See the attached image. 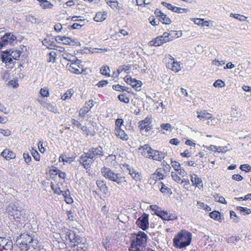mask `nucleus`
Returning a JSON list of instances; mask_svg holds the SVG:
<instances>
[{"label": "nucleus", "instance_id": "1", "mask_svg": "<svg viewBox=\"0 0 251 251\" xmlns=\"http://www.w3.org/2000/svg\"><path fill=\"white\" fill-rule=\"evenodd\" d=\"M6 212L18 226H22L27 221L25 211L16 203H10L6 207Z\"/></svg>", "mask_w": 251, "mask_h": 251}, {"label": "nucleus", "instance_id": "2", "mask_svg": "<svg viewBox=\"0 0 251 251\" xmlns=\"http://www.w3.org/2000/svg\"><path fill=\"white\" fill-rule=\"evenodd\" d=\"M16 242L19 244L21 251H31L38 247V241L37 238L27 234H23L17 238Z\"/></svg>", "mask_w": 251, "mask_h": 251}, {"label": "nucleus", "instance_id": "3", "mask_svg": "<svg viewBox=\"0 0 251 251\" xmlns=\"http://www.w3.org/2000/svg\"><path fill=\"white\" fill-rule=\"evenodd\" d=\"M191 240V233L185 230H182L178 233L173 239V244L175 247L181 249L189 245Z\"/></svg>", "mask_w": 251, "mask_h": 251}, {"label": "nucleus", "instance_id": "4", "mask_svg": "<svg viewBox=\"0 0 251 251\" xmlns=\"http://www.w3.org/2000/svg\"><path fill=\"white\" fill-rule=\"evenodd\" d=\"M101 172L103 176L106 179L115 182L119 185L123 186L126 182V180L125 176H122L120 174L114 173L108 167H102L101 169Z\"/></svg>", "mask_w": 251, "mask_h": 251}, {"label": "nucleus", "instance_id": "5", "mask_svg": "<svg viewBox=\"0 0 251 251\" xmlns=\"http://www.w3.org/2000/svg\"><path fill=\"white\" fill-rule=\"evenodd\" d=\"M60 234L61 238H64V240H69L70 242L74 243V244H79L82 242L81 237L74 231L68 228L63 229Z\"/></svg>", "mask_w": 251, "mask_h": 251}, {"label": "nucleus", "instance_id": "6", "mask_svg": "<svg viewBox=\"0 0 251 251\" xmlns=\"http://www.w3.org/2000/svg\"><path fill=\"white\" fill-rule=\"evenodd\" d=\"M150 207V209L154 212V214L157 215L164 220H173L176 218V217L175 215L171 214L167 211L162 210L161 208L156 205H151Z\"/></svg>", "mask_w": 251, "mask_h": 251}, {"label": "nucleus", "instance_id": "7", "mask_svg": "<svg viewBox=\"0 0 251 251\" xmlns=\"http://www.w3.org/2000/svg\"><path fill=\"white\" fill-rule=\"evenodd\" d=\"M21 55L20 50H15L12 51H5L1 55V59L6 65L13 63V60H17Z\"/></svg>", "mask_w": 251, "mask_h": 251}, {"label": "nucleus", "instance_id": "8", "mask_svg": "<svg viewBox=\"0 0 251 251\" xmlns=\"http://www.w3.org/2000/svg\"><path fill=\"white\" fill-rule=\"evenodd\" d=\"M80 61L77 59L74 62H72L70 64L68 63L66 65V67L71 73L76 75H79L83 71L82 65H80Z\"/></svg>", "mask_w": 251, "mask_h": 251}, {"label": "nucleus", "instance_id": "9", "mask_svg": "<svg viewBox=\"0 0 251 251\" xmlns=\"http://www.w3.org/2000/svg\"><path fill=\"white\" fill-rule=\"evenodd\" d=\"M95 160L87 152H84L79 157V162L85 169L90 168Z\"/></svg>", "mask_w": 251, "mask_h": 251}, {"label": "nucleus", "instance_id": "10", "mask_svg": "<svg viewBox=\"0 0 251 251\" xmlns=\"http://www.w3.org/2000/svg\"><path fill=\"white\" fill-rule=\"evenodd\" d=\"M181 65L180 62L176 61L173 57L170 55H169L168 61L167 64L168 68H169L175 73H177L181 70L182 67Z\"/></svg>", "mask_w": 251, "mask_h": 251}, {"label": "nucleus", "instance_id": "11", "mask_svg": "<svg viewBox=\"0 0 251 251\" xmlns=\"http://www.w3.org/2000/svg\"><path fill=\"white\" fill-rule=\"evenodd\" d=\"M17 37L11 33H5L0 41V49L8 45H11L16 40Z\"/></svg>", "mask_w": 251, "mask_h": 251}, {"label": "nucleus", "instance_id": "12", "mask_svg": "<svg viewBox=\"0 0 251 251\" xmlns=\"http://www.w3.org/2000/svg\"><path fill=\"white\" fill-rule=\"evenodd\" d=\"M147 238L148 236L145 232L139 231L132 237L131 242L146 245Z\"/></svg>", "mask_w": 251, "mask_h": 251}, {"label": "nucleus", "instance_id": "13", "mask_svg": "<svg viewBox=\"0 0 251 251\" xmlns=\"http://www.w3.org/2000/svg\"><path fill=\"white\" fill-rule=\"evenodd\" d=\"M148 219V215L144 214L137 219L136 223L139 227L145 230L149 227V224Z\"/></svg>", "mask_w": 251, "mask_h": 251}, {"label": "nucleus", "instance_id": "14", "mask_svg": "<svg viewBox=\"0 0 251 251\" xmlns=\"http://www.w3.org/2000/svg\"><path fill=\"white\" fill-rule=\"evenodd\" d=\"M124 80L128 84L132 86V87L137 91L140 90V88L142 85V83L140 80H137L135 78H132L128 75H126L124 77Z\"/></svg>", "mask_w": 251, "mask_h": 251}, {"label": "nucleus", "instance_id": "15", "mask_svg": "<svg viewBox=\"0 0 251 251\" xmlns=\"http://www.w3.org/2000/svg\"><path fill=\"white\" fill-rule=\"evenodd\" d=\"M169 41L168 38H167V36L165 35V32L162 35L158 36L154 40L151 41L149 42V44L151 46H159L165 43H167Z\"/></svg>", "mask_w": 251, "mask_h": 251}, {"label": "nucleus", "instance_id": "16", "mask_svg": "<svg viewBox=\"0 0 251 251\" xmlns=\"http://www.w3.org/2000/svg\"><path fill=\"white\" fill-rule=\"evenodd\" d=\"M94 105V102L93 100H90L86 101L84 106L79 110V116L83 118L84 117L85 115L90 111L91 109Z\"/></svg>", "mask_w": 251, "mask_h": 251}, {"label": "nucleus", "instance_id": "17", "mask_svg": "<svg viewBox=\"0 0 251 251\" xmlns=\"http://www.w3.org/2000/svg\"><path fill=\"white\" fill-rule=\"evenodd\" d=\"M165 157V153L157 150H152L149 158L154 161H161Z\"/></svg>", "mask_w": 251, "mask_h": 251}, {"label": "nucleus", "instance_id": "18", "mask_svg": "<svg viewBox=\"0 0 251 251\" xmlns=\"http://www.w3.org/2000/svg\"><path fill=\"white\" fill-rule=\"evenodd\" d=\"M95 160L96 157L97 155L103 156V151L101 146H98L97 148H92L87 152Z\"/></svg>", "mask_w": 251, "mask_h": 251}, {"label": "nucleus", "instance_id": "19", "mask_svg": "<svg viewBox=\"0 0 251 251\" xmlns=\"http://www.w3.org/2000/svg\"><path fill=\"white\" fill-rule=\"evenodd\" d=\"M154 14L156 17L159 18V21L163 24L169 25L171 23V19L160 10H156Z\"/></svg>", "mask_w": 251, "mask_h": 251}, {"label": "nucleus", "instance_id": "20", "mask_svg": "<svg viewBox=\"0 0 251 251\" xmlns=\"http://www.w3.org/2000/svg\"><path fill=\"white\" fill-rule=\"evenodd\" d=\"M152 150V149L148 145H144L138 148V151L145 157L149 158L151 155Z\"/></svg>", "mask_w": 251, "mask_h": 251}, {"label": "nucleus", "instance_id": "21", "mask_svg": "<svg viewBox=\"0 0 251 251\" xmlns=\"http://www.w3.org/2000/svg\"><path fill=\"white\" fill-rule=\"evenodd\" d=\"M1 244L0 251H11L13 247V244L11 241L4 238L3 240H2Z\"/></svg>", "mask_w": 251, "mask_h": 251}, {"label": "nucleus", "instance_id": "22", "mask_svg": "<svg viewBox=\"0 0 251 251\" xmlns=\"http://www.w3.org/2000/svg\"><path fill=\"white\" fill-rule=\"evenodd\" d=\"M43 45L50 49H53L55 47V41L53 37L48 36L42 41Z\"/></svg>", "mask_w": 251, "mask_h": 251}, {"label": "nucleus", "instance_id": "23", "mask_svg": "<svg viewBox=\"0 0 251 251\" xmlns=\"http://www.w3.org/2000/svg\"><path fill=\"white\" fill-rule=\"evenodd\" d=\"M191 176V181L192 183V185L199 188V189H201L203 187V184L201 179L198 177V176L196 174H193L190 175Z\"/></svg>", "mask_w": 251, "mask_h": 251}, {"label": "nucleus", "instance_id": "24", "mask_svg": "<svg viewBox=\"0 0 251 251\" xmlns=\"http://www.w3.org/2000/svg\"><path fill=\"white\" fill-rule=\"evenodd\" d=\"M152 122V118L147 117L145 120L139 122V127L141 129H145L146 131L149 130L150 128L149 125Z\"/></svg>", "mask_w": 251, "mask_h": 251}, {"label": "nucleus", "instance_id": "25", "mask_svg": "<svg viewBox=\"0 0 251 251\" xmlns=\"http://www.w3.org/2000/svg\"><path fill=\"white\" fill-rule=\"evenodd\" d=\"M40 104H42L43 107L47 110L54 113H58V110L56 105L54 103L43 102L39 101Z\"/></svg>", "mask_w": 251, "mask_h": 251}, {"label": "nucleus", "instance_id": "26", "mask_svg": "<svg viewBox=\"0 0 251 251\" xmlns=\"http://www.w3.org/2000/svg\"><path fill=\"white\" fill-rule=\"evenodd\" d=\"M129 175L135 181H140L142 179L141 173L133 168H128Z\"/></svg>", "mask_w": 251, "mask_h": 251}, {"label": "nucleus", "instance_id": "27", "mask_svg": "<svg viewBox=\"0 0 251 251\" xmlns=\"http://www.w3.org/2000/svg\"><path fill=\"white\" fill-rule=\"evenodd\" d=\"M146 245L131 242L129 251H145Z\"/></svg>", "mask_w": 251, "mask_h": 251}, {"label": "nucleus", "instance_id": "28", "mask_svg": "<svg viewBox=\"0 0 251 251\" xmlns=\"http://www.w3.org/2000/svg\"><path fill=\"white\" fill-rule=\"evenodd\" d=\"M165 35L168 38L169 41H170L180 36L181 33L177 31L171 30L169 32H165Z\"/></svg>", "mask_w": 251, "mask_h": 251}, {"label": "nucleus", "instance_id": "29", "mask_svg": "<svg viewBox=\"0 0 251 251\" xmlns=\"http://www.w3.org/2000/svg\"><path fill=\"white\" fill-rule=\"evenodd\" d=\"M115 134L119 138L126 141L128 137V135L121 128H115Z\"/></svg>", "mask_w": 251, "mask_h": 251}, {"label": "nucleus", "instance_id": "30", "mask_svg": "<svg viewBox=\"0 0 251 251\" xmlns=\"http://www.w3.org/2000/svg\"><path fill=\"white\" fill-rule=\"evenodd\" d=\"M106 4L114 11H119L120 7L119 3L117 0H105Z\"/></svg>", "mask_w": 251, "mask_h": 251}, {"label": "nucleus", "instance_id": "31", "mask_svg": "<svg viewBox=\"0 0 251 251\" xmlns=\"http://www.w3.org/2000/svg\"><path fill=\"white\" fill-rule=\"evenodd\" d=\"M107 15V13L106 11L98 12L94 18V21L97 22H101L106 19Z\"/></svg>", "mask_w": 251, "mask_h": 251}, {"label": "nucleus", "instance_id": "32", "mask_svg": "<svg viewBox=\"0 0 251 251\" xmlns=\"http://www.w3.org/2000/svg\"><path fill=\"white\" fill-rule=\"evenodd\" d=\"M1 155L6 159H11L16 157L15 153L7 149L4 150L1 153Z\"/></svg>", "mask_w": 251, "mask_h": 251}, {"label": "nucleus", "instance_id": "33", "mask_svg": "<svg viewBox=\"0 0 251 251\" xmlns=\"http://www.w3.org/2000/svg\"><path fill=\"white\" fill-rule=\"evenodd\" d=\"M55 40L66 45H70L72 42V39L71 38L61 36H57Z\"/></svg>", "mask_w": 251, "mask_h": 251}, {"label": "nucleus", "instance_id": "34", "mask_svg": "<svg viewBox=\"0 0 251 251\" xmlns=\"http://www.w3.org/2000/svg\"><path fill=\"white\" fill-rule=\"evenodd\" d=\"M62 195L64 198L65 201L68 204H71L73 202V200L71 197L70 192L69 190L63 192Z\"/></svg>", "mask_w": 251, "mask_h": 251}, {"label": "nucleus", "instance_id": "35", "mask_svg": "<svg viewBox=\"0 0 251 251\" xmlns=\"http://www.w3.org/2000/svg\"><path fill=\"white\" fill-rule=\"evenodd\" d=\"M96 183L98 187L100 189V190L101 192L104 193H106L107 192V187L103 181L97 180Z\"/></svg>", "mask_w": 251, "mask_h": 251}, {"label": "nucleus", "instance_id": "36", "mask_svg": "<svg viewBox=\"0 0 251 251\" xmlns=\"http://www.w3.org/2000/svg\"><path fill=\"white\" fill-rule=\"evenodd\" d=\"M198 118L200 119H210L212 118L211 114L205 111L198 112Z\"/></svg>", "mask_w": 251, "mask_h": 251}, {"label": "nucleus", "instance_id": "37", "mask_svg": "<svg viewBox=\"0 0 251 251\" xmlns=\"http://www.w3.org/2000/svg\"><path fill=\"white\" fill-rule=\"evenodd\" d=\"M40 5L43 9H52L53 7V5L47 0H44Z\"/></svg>", "mask_w": 251, "mask_h": 251}, {"label": "nucleus", "instance_id": "38", "mask_svg": "<svg viewBox=\"0 0 251 251\" xmlns=\"http://www.w3.org/2000/svg\"><path fill=\"white\" fill-rule=\"evenodd\" d=\"M116 156L113 154L109 155L106 158L110 166H115L116 164Z\"/></svg>", "mask_w": 251, "mask_h": 251}, {"label": "nucleus", "instance_id": "39", "mask_svg": "<svg viewBox=\"0 0 251 251\" xmlns=\"http://www.w3.org/2000/svg\"><path fill=\"white\" fill-rule=\"evenodd\" d=\"M61 55L64 59L69 62H72L75 61V57L67 52H63V53H62Z\"/></svg>", "mask_w": 251, "mask_h": 251}, {"label": "nucleus", "instance_id": "40", "mask_svg": "<svg viewBox=\"0 0 251 251\" xmlns=\"http://www.w3.org/2000/svg\"><path fill=\"white\" fill-rule=\"evenodd\" d=\"M67 213L68 219L70 221H74L75 220V211L74 208L67 211Z\"/></svg>", "mask_w": 251, "mask_h": 251}, {"label": "nucleus", "instance_id": "41", "mask_svg": "<svg viewBox=\"0 0 251 251\" xmlns=\"http://www.w3.org/2000/svg\"><path fill=\"white\" fill-rule=\"evenodd\" d=\"M209 216L211 218L214 219L215 220L219 222L221 221V215L218 211H213L209 214Z\"/></svg>", "mask_w": 251, "mask_h": 251}, {"label": "nucleus", "instance_id": "42", "mask_svg": "<svg viewBox=\"0 0 251 251\" xmlns=\"http://www.w3.org/2000/svg\"><path fill=\"white\" fill-rule=\"evenodd\" d=\"M57 53L54 51H51L49 53V57L47 59L48 62L54 63L56 61Z\"/></svg>", "mask_w": 251, "mask_h": 251}, {"label": "nucleus", "instance_id": "43", "mask_svg": "<svg viewBox=\"0 0 251 251\" xmlns=\"http://www.w3.org/2000/svg\"><path fill=\"white\" fill-rule=\"evenodd\" d=\"M73 94V91L72 89L68 90L66 93L61 97V99L63 100H66L70 99Z\"/></svg>", "mask_w": 251, "mask_h": 251}, {"label": "nucleus", "instance_id": "44", "mask_svg": "<svg viewBox=\"0 0 251 251\" xmlns=\"http://www.w3.org/2000/svg\"><path fill=\"white\" fill-rule=\"evenodd\" d=\"M130 67L126 65H123L120 66L117 70V72L118 75L121 74V73L124 72L126 74H128L129 73Z\"/></svg>", "mask_w": 251, "mask_h": 251}, {"label": "nucleus", "instance_id": "45", "mask_svg": "<svg viewBox=\"0 0 251 251\" xmlns=\"http://www.w3.org/2000/svg\"><path fill=\"white\" fill-rule=\"evenodd\" d=\"M197 205L198 206V208L202 209L206 211H209L211 210V208L208 205L205 204L204 202L201 201H198Z\"/></svg>", "mask_w": 251, "mask_h": 251}, {"label": "nucleus", "instance_id": "46", "mask_svg": "<svg viewBox=\"0 0 251 251\" xmlns=\"http://www.w3.org/2000/svg\"><path fill=\"white\" fill-rule=\"evenodd\" d=\"M237 210H238L241 213H244V215H249L251 213V210L247 207L237 206Z\"/></svg>", "mask_w": 251, "mask_h": 251}, {"label": "nucleus", "instance_id": "47", "mask_svg": "<svg viewBox=\"0 0 251 251\" xmlns=\"http://www.w3.org/2000/svg\"><path fill=\"white\" fill-rule=\"evenodd\" d=\"M51 188L55 194L58 195L62 194L63 191L60 189V188L58 187L57 185H55L54 184L51 183Z\"/></svg>", "mask_w": 251, "mask_h": 251}, {"label": "nucleus", "instance_id": "48", "mask_svg": "<svg viewBox=\"0 0 251 251\" xmlns=\"http://www.w3.org/2000/svg\"><path fill=\"white\" fill-rule=\"evenodd\" d=\"M40 94L43 97H48L49 96V91L47 87L41 88L40 91Z\"/></svg>", "mask_w": 251, "mask_h": 251}, {"label": "nucleus", "instance_id": "49", "mask_svg": "<svg viewBox=\"0 0 251 251\" xmlns=\"http://www.w3.org/2000/svg\"><path fill=\"white\" fill-rule=\"evenodd\" d=\"M161 4L163 6L167 8L168 9L171 10L173 12H175V10H177L176 6H173L170 3H168L166 2H162Z\"/></svg>", "mask_w": 251, "mask_h": 251}, {"label": "nucleus", "instance_id": "50", "mask_svg": "<svg viewBox=\"0 0 251 251\" xmlns=\"http://www.w3.org/2000/svg\"><path fill=\"white\" fill-rule=\"evenodd\" d=\"M119 100L125 103H128L129 101L128 98H127L125 94H120L118 96Z\"/></svg>", "mask_w": 251, "mask_h": 251}, {"label": "nucleus", "instance_id": "51", "mask_svg": "<svg viewBox=\"0 0 251 251\" xmlns=\"http://www.w3.org/2000/svg\"><path fill=\"white\" fill-rule=\"evenodd\" d=\"M171 177L173 180L177 183H180L181 181L180 176H178L176 174L172 172H171Z\"/></svg>", "mask_w": 251, "mask_h": 251}, {"label": "nucleus", "instance_id": "52", "mask_svg": "<svg viewBox=\"0 0 251 251\" xmlns=\"http://www.w3.org/2000/svg\"><path fill=\"white\" fill-rule=\"evenodd\" d=\"M230 17H233L240 21H244L246 18L245 16L240 15V14H230Z\"/></svg>", "mask_w": 251, "mask_h": 251}, {"label": "nucleus", "instance_id": "53", "mask_svg": "<svg viewBox=\"0 0 251 251\" xmlns=\"http://www.w3.org/2000/svg\"><path fill=\"white\" fill-rule=\"evenodd\" d=\"M158 179V177H157L156 175L154 173L152 175H151L150 178L149 179V182L150 184H155V181Z\"/></svg>", "mask_w": 251, "mask_h": 251}, {"label": "nucleus", "instance_id": "54", "mask_svg": "<svg viewBox=\"0 0 251 251\" xmlns=\"http://www.w3.org/2000/svg\"><path fill=\"white\" fill-rule=\"evenodd\" d=\"M225 85V83L221 79L217 80L214 83L213 86L215 87H223Z\"/></svg>", "mask_w": 251, "mask_h": 251}, {"label": "nucleus", "instance_id": "55", "mask_svg": "<svg viewBox=\"0 0 251 251\" xmlns=\"http://www.w3.org/2000/svg\"><path fill=\"white\" fill-rule=\"evenodd\" d=\"M26 20L27 22L32 24H35L37 22V18L34 16L31 15L26 16Z\"/></svg>", "mask_w": 251, "mask_h": 251}, {"label": "nucleus", "instance_id": "56", "mask_svg": "<svg viewBox=\"0 0 251 251\" xmlns=\"http://www.w3.org/2000/svg\"><path fill=\"white\" fill-rule=\"evenodd\" d=\"M0 133L4 136L8 137L11 135V132L8 129L0 128Z\"/></svg>", "mask_w": 251, "mask_h": 251}, {"label": "nucleus", "instance_id": "57", "mask_svg": "<svg viewBox=\"0 0 251 251\" xmlns=\"http://www.w3.org/2000/svg\"><path fill=\"white\" fill-rule=\"evenodd\" d=\"M171 165L172 166V167L176 171H178L181 168V167H180V164L176 161H172L171 162Z\"/></svg>", "mask_w": 251, "mask_h": 251}, {"label": "nucleus", "instance_id": "58", "mask_svg": "<svg viewBox=\"0 0 251 251\" xmlns=\"http://www.w3.org/2000/svg\"><path fill=\"white\" fill-rule=\"evenodd\" d=\"M230 217L231 219H233V221L235 223H238L240 221L239 218L237 217L236 213L233 211L230 212Z\"/></svg>", "mask_w": 251, "mask_h": 251}, {"label": "nucleus", "instance_id": "59", "mask_svg": "<svg viewBox=\"0 0 251 251\" xmlns=\"http://www.w3.org/2000/svg\"><path fill=\"white\" fill-rule=\"evenodd\" d=\"M59 160L60 162L61 161H62L64 162L69 163H70L72 161V160L71 159V158L68 157H67L66 156H64L63 155H62L60 156Z\"/></svg>", "mask_w": 251, "mask_h": 251}, {"label": "nucleus", "instance_id": "60", "mask_svg": "<svg viewBox=\"0 0 251 251\" xmlns=\"http://www.w3.org/2000/svg\"><path fill=\"white\" fill-rule=\"evenodd\" d=\"M109 67H104L101 68V69H100V73L102 75H104L105 76H110L109 73L108 72H107V71H109Z\"/></svg>", "mask_w": 251, "mask_h": 251}, {"label": "nucleus", "instance_id": "61", "mask_svg": "<svg viewBox=\"0 0 251 251\" xmlns=\"http://www.w3.org/2000/svg\"><path fill=\"white\" fill-rule=\"evenodd\" d=\"M240 169L243 171L249 172L251 167L249 164H243L240 166Z\"/></svg>", "mask_w": 251, "mask_h": 251}, {"label": "nucleus", "instance_id": "62", "mask_svg": "<svg viewBox=\"0 0 251 251\" xmlns=\"http://www.w3.org/2000/svg\"><path fill=\"white\" fill-rule=\"evenodd\" d=\"M32 155L33 156L34 159L36 161L40 160V155L38 152L34 150H32L31 151Z\"/></svg>", "mask_w": 251, "mask_h": 251}, {"label": "nucleus", "instance_id": "63", "mask_svg": "<svg viewBox=\"0 0 251 251\" xmlns=\"http://www.w3.org/2000/svg\"><path fill=\"white\" fill-rule=\"evenodd\" d=\"M161 127L162 128V129H164L165 130L172 131L171 126L170 124H169L168 123L162 124L161 125Z\"/></svg>", "mask_w": 251, "mask_h": 251}, {"label": "nucleus", "instance_id": "64", "mask_svg": "<svg viewBox=\"0 0 251 251\" xmlns=\"http://www.w3.org/2000/svg\"><path fill=\"white\" fill-rule=\"evenodd\" d=\"M56 171V174L58 175L59 177L62 179H65L66 177V174L60 171V170H55Z\"/></svg>", "mask_w": 251, "mask_h": 251}]
</instances>
